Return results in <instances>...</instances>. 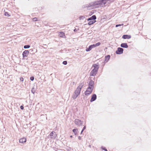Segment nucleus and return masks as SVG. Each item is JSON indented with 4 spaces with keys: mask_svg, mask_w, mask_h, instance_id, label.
<instances>
[{
    "mask_svg": "<svg viewBox=\"0 0 151 151\" xmlns=\"http://www.w3.org/2000/svg\"><path fill=\"white\" fill-rule=\"evenodd\" d=\"M95 47L94 44L90 45L88 48H86V52L89 51Z\"/></svg>",
    "mask_w": 151,
    "mask_h": 151,
    "instance_id": "nucleus-11",
    "label": "nucleus"
},
{
    "mask_svg": "<svg viewBox=\"0 0 151 151\" xmlns=\"http://www.w3.org/2000/svg\"><path fill=\"white\" fill-rule=\"evenodd\" d=\"M93 90L92 88H89L88 87L84 92L85 95L88 96L90 95L92 93Z\"/></svg>",
    "mask_w": 151,
    "mask_h": 151,
    "instance_id": "nucleus-2",
    "label": "nucleus"
},
{
    "mask_svg": "<svg viewBox=\"0 0 151 151\" xmlns=\"http://www.w3.org/2000/svg\"><path fill=\"white\" fill-rule=\"evenodd\" d=\"M30 80L31 81H33L34 79V77L33 76H31L30 78Z\"/></svg>",
    "mask_w": 151,
    "mask_h": 151,
    "instance_id": "nucleus-33",
    "label": "nucleus"
},
{
    "mask_svg": "<svg viewBox=\"0 0 151 151\" xmlns=\"http://www.w3.org/2000/svg\"><path fill=\"white\" fill-rule=\"evenodd\" d=\"M97 99V96L96 94H93L91 95V98L90 100V101L92 102L94 101Z\"/></svg>",
    "mask_w": 151,
    "mask_h": 151,
    "instance_id": "nucleus-7",
    "label": "nucleus"
},
{
    "mask_svg": "<svg viewBox=\"0 0 151 151\" xmlns=\"http://www.w3.org/2000/svg\"><path fill=\"white\" fill-rule=\"evenodd\" d=\"M29 53V51L28 50H25L23 51L22 53V56L23 58H25L27 57Z\"/></svg>",
    "mask_w": 151,
    "mask_h": 151,
    "instance_id": "nucleus-10",
    "label": "nucleus"
},
{
    "mask_svg": "<svg viewBox=\"0 0 151 151\" xmlns=\"http://www.w3.org/2000/svg\"><path fill=\"white\" fill-rule=\"evenodd\" d=\"M94 81L91 79H90V81L88 83V88H92L93 89L94 87Z\"/></svg>",
    "mask_w": 151,
    "mask_h": 151,
    "instance_id": "nucleus-5",
    "label": "nucleus"
},
{
    "mask_svg": "<svg viewBox=\"0 0 151 151\" xmlns=\"http://www.w3.org/2000/svg\"><path fill=\"white\" fill-rule=\"evenodd\" d=\"M86 126H84L81 131V134H82V133L83 132V131L84 130L86 129Z\"/></svg>",
    "mask_w": 151,
    "mask_h": 151,
    "instance_id": "nucleus-29",
    "label": "nucleus"
},
{
    "mask_svg": "<svg viewBox=\"0 0 151 151\" xmlns=\"http://www.w3.org/2000/svg\"><path fill=\"white\" fill-rule=\"evenodd\" d=\"M123 25H124L123 24H116V25L115 27H119V26H123Z\"/></svg>",
    "mask_w": 151,
    "mask_h": 151,
    "instance_id": "nucleus-31",
    "label": "nucleus"
},
{
    "mask_svg": "<svg viewBox=\"0 0 151 151\" xmlns=\"http://www.w3.org/2000/svg\"><path fill=\"white\" fill-rule=\"evenodd\" d=\"M101 43L100 42H98L96 44H94L95 47L98 46H99L101 45Z\"/></svg>",
    "mask_w": 151,
    "mask_h": 151,
    "instance_id": "nucleus-26",
    "label": "nucleus"
},
{
    "mask_svg": "<svg viewBox=\"0 0 151 151\" xmlns=\"http://www.w3.org/2000/svg\"><path fill=\"white\" fill-rule=\"evenodd\" d=\"M30 47V45H25L24 46V49H28Z\"/></svg>",
    "mask_w": 151,
    "mask_h": 151,
    "instance_id": "nucleus-25",
    "label": "nucleus"
},
{
    "mask_svg": "<svg viewBox=\"0 0 151 151\" xmlns=\"http://www.w3.org/2000/svg\"><path fill=\"white\" fill-rule=\"evenodd\" d=\"M102 65L103 66H104V63H103V62L102 63Z\"/></svg>",
    "mask_w": 151,
    "mask_h": 151,
    "instance_id": "nucleus-42",
    "label": "nucleus"
},
{
    "mask_svg": "<svg viewBox=\"0 0 151 151\" xmlns=\"http://www.w3.org/2000/svg\"><path fill=\"white\" fill-rule=\"evenodd\" d=\"M131 37L130 35H124L122 36V38L124 39H129Z\"/></svg>",
    "mask_w": 151,
    "mask_h": 151,
    "instance_id": "nucleus-14",
    "label": "nucleus"
},
{
    "mask_svg": "<svg viewBox=\"0 0 151 151\" xmlns=\"http://www.w3.org/2000/svg\"><path fill=\"white\" fill-rule=\"evenodd\" d=\"M88 22V24L89 25H91L93 24L94 23L96 22V21L95 20H90Z\"/></svg>",
    "mask_w": 151,
    "mask_h": 151,
    "instance_id": "nucleus-18",
    "label": "nucleus"
},
{
    "mask_svg": "<svg viewBox=\"0 0 151 151\" xmlns=\"http://www.w3.org/2000/svg\"><path fill=\"white\" fill-rule=\"evenodd\" d=\"M20 109L22 110H23V109H24V106H23V105H21L20 106Z\"/></svg>",
    "mask_w": 151,
    "mask_h": 151,
    "instance_id": "nucleus-35",
    "label": "nucleus"
},
{
    "mask_svg": "<svg viewBox=\"0 0 151 151\" xmlns=\"http://www.w3.org/2000/svg\"><path fill=\"white\" fill-rule=\"evenodd\" d=\"M105 0H99L94 2H92L88 4H86L83 6V7H86L88 9H92L94 8L98 7L99 6L105 5Z\"/></svg>",
    "mask_w": 151,
    "mask_h": 151,
    "instance_id": "nucleus-1",
    "label": "nucleus"
},
{
    "mask_svg": "<svg viewBox=\"0 0 151 151\" xmlns=\"http://www.w3.org/2000/svg\"><path fill=\"white\" fill-rule=\"evenodd\" d=\"M78 129H73L72 131L74 133L75 135H77V134L78 132Z\"/></svg>",
    "mask_w": 151,
    "mask_h": 151,
    "instance_id": "nucleus-21",
    "label": "nucleus"
},
{
    "mask_svg": "<svg viewBox=\"0 0 151 151\" xmlns=\"http://www.w3.org/2000/svg\"><path fill=\"white\" fill-rule=\"evenodd\" d=\"M78 96V95L74 93L72 96V98L74 100H75Z\"/></svg>",
    "mask_w": 151,
    "mask_h": 151,
    "instance_id": "nucleus-22",
    "label": "nucleus"
},
{
    "mask_svg": "<svg viewBox=\"0 0 151 151\" xmlns=\"http://www.w3.org/2000/svg\"><path fill=\"white\" fill-rule=\"evenodd\" d=\"M63 64L64 65H66L67 64V61H64L63 62Z\"/></svg>",
    "mask_w": 151,
    "mask_h": 151,
    "instance_id": "nucleus-34",
    "label": "nucleus"
},
{
    "mask_svg": "<svg viewBox=\"0 0 151 151\" xmlns=\"http://www.w3.org/2000/svg\"><path fill=\"white\" fill-rule=\"evenodd\" d=\"M78 139L79 140H81V136H79L78 137Z\"/></svg>",
    "mask_w": 151,
    "mask_h": 151,
    "instance_id": "nucleus-39",
    "label": "nucleus"
},
{
    "mask_svg": "<svg viewBox=\"0 0 151 151\" xmlns=\"http://www.w3.org/2000/svg\"><path fill=\"white\" fill-rule=\"evenodd\" d=\"M73 31L74 32H76L77 31V30L76 28H75L74 29Z\"/></svg>",
    "mask_w": 151,
    "mask_h": 151,
    "instance_id": "nucleus-40",
    "label": "nucleus"
},
{
    "mask_svg": "<svg viewBox=\"0 0 151 151\" xmlns=\"http://www.w3.org/2000/svg\"><path fill=\"white\" fill-rule=\"evenodd\" d=\"M33 49H31L29 50V52H30L31 54H33L35 53V52H33Z\"/></svg>",
    "mask_w": 151,
    "mask_h": 151,
    "instance_id": "nucleus-27",
    "label": "nucleus"
},
{
    "mask_svg": "<svg viewBox=\"0 0 151 151\" xmlns=\"http://www.w3.org/2000/svg\"><path fill=\"white\" fill-rule=\"evenodd\" d=\"M96 19V16L94 15L93 16H92L91 17L88 18V19H87V20L90 21V20H95Z\"/></svg>",
    "mask_w": 151,
    "mask_h": 151,
    "instance_id": "nucleus-13",
    "label": "nucleus"
},
{
    "mask_svg": "<svg viewBox=\"0 0 151 151\" xmlns=\"http://www.w3.org/2000/svg\"><path fill=\"white\" fill-rule=\"evenodd\" d=\"M85 18V17L83 16H80L79 17L80 20H83Z\"/></svg>",
    "mask_w": 151,
    "mask_h": 151,
    "instance_id": "nucleus-23",
    "label": "nucleus"
},
{
    "mask_svg": "<svg viewBox=\"0 0 151 151\" xmlns=\"http://www.w3.org/2000/svg\"><path fill=\"white\" fill-rule=\"evenodd\" d=\"M92 67H94V68L93 69L96 70L98 71L99 68V65L98 63L97 64H93L92 65Z\"/></svg>",
    "mask_w": 151,
    "mask_h": 151,
    "instance_id": "nucleus-8",
    "label": "nucleus"
},
{
    "mask_svg": "<svg viewBox=\"0 0 151 151\" xmlns=\"http://www.w3.org/2000/svg\"><path fill=\"white\" fill-rule=\"evenodd\" d=\"M98 71L94 69H92L90 73V76H95L97 73Z\"/></svg>",
    "mask_w": 151,
    "mask_h": 151,
    "instance_id": "nucleus-9",
    "label": "nucleus"
},
{
    "mask_svg": "<svg viewBox=\"0 0 151 151\" xmlns=\"http://www.w3.org/2000/svg\"><path fill=\"white\" fill-rule=\"evenodd\" d=\"M29 124H27L26 125H24V126L25 127V128H27L28 127V125H29Z\"/></svg>",
    "mask_w": 151,
    "mask_h": 151,
    "instance_id": "nucleus-38",
    "label": "nucleus"
},
{
    "mask_svg": "<svg viewBox=\"0 0 151 151\" xmlns=\"http://www.w3.org/2000/svg\"><path fill=\"white\" fill-rule=\"evenodd\" d=\"M91 145H90L89 147H91Z\"/></svg>",
    "mask_w": 151,
    "mask_h": 151,
    "instance_id": "nucleus-44",
    "label": "nucleus"
},
{
    "mask_svg": "<svg viewBox=\"0 0 151 151\" xmlns=\"http://www.w3.org/2000/svg\"><path fill=\"white\" fill-rule=\"evenodd\" d=\"M74 122L75 124L78 126H81L83 124V121L78 119H76Z\"/></svg>",
    "mask_w": 151,
    "mask_h": 151,
    "instance_id": "nucleus-3",
    "label": "nucleus"
},
{
    "mask_svg": "<svg viewBox=\"0 0 151 151\" xmlns=\"http://www.w3.org/2000/svg\"><path fill=\"white\" fill-rule=\"evenodd\" d=\"M110 57V56L109 55H108L105 56L104 61L103 62L104 65L105 63H107L109 60Z\"/></svg>",
    "mask_w": 151,
    "mask_h": 151,
    "instance_id": "nucleus-6",
    "label": "nucleus"
},
{
    "mask_svg": "<svg viewBox=\"0 0 151 151\" xmlns=\"http://www.w3.org/2000/svg\"><path fill=\"white\" fill-rule=\"evenodd\" d=\"M70 138H73V136H72V135H70Z\"/></svg>",
    "mask_w": 151,
    "mask_h": 151,
    "instance_id": "nucleus-41",
    "label": "nucleus"
},
{
    "mask_svg": "<svg viewBox=\"0 0 151 151\" xmlns=\"http://www.w3.org/2000/svg\"><path fill=\"white\" fill-rule=\"evenodd\" d=\"M101 148L102 150H104L105 151H108L105 147L102 146L101 147Z\"/></svg>",
    "mask_w": 151,
    "mask_h": 151,
    "instance_id": "nucleus-30",
    "label": "nucleus"
},
{
    "mask_svg": "<svg viewBox=\"0 0 151 151\" xmlns=\"http://www.w3.org/2000/svg\"><path fill=\"white\" fill-rule=\"evenodd\" d=\"M84 85V82H82L80 83L79 86L78 87L81 89L83 87V86Z\"/></svg>",
    "mask_w": 151,
    "mask_h": 151,
    "instance_id": "nucleus-20",
    "label": "nucleus"
},
{
    "mask_svg": "<svg viewBox=\"0 0 151 151\" xmlns=\"http://www.w3.org/2000/svg\"><path fill=\"white\" fill-rule=\"evenodd\" d=\"M120 46L123 48H127L128 47V46L126 43H122L120 45Z\"/></svg>",
    "mask_w": 151,
    "mask_h": 151,
    "instance_id": "nucleus-16",
    "label": "nucleus"
},
{
    "mask_svg": "<svg viewBox=\"0 0 151 151\" xmlns=\"http://www.w3.org/2000/svg\"><path fill=\"white\" fill-rule=\"evenodd\" d=\"M59 35L60 37L66 38V37L65 35V33L61 31L59 32Z\"/></svg>",
    "mask_w": 151,
    "mask_h": 151,
    "instance_id": "nucleus-17",
    "label": "nucleus"
},
{
    "mask_svg": "<svg viewBox=\"0 0 151 151\" xmlns=\"http://www.w3.org/2000/svg\"><path fill=\"white\" fill-rule=\"evenodd\" d=\"M73 84H75V82H73Z\"/></svg>",
    "mask_w": 151,
    "mask_h": 151,
    "instance_id": "nucleus-43",
    "label": "nucleus"
},
{
    "mask_svg": "<svg viewBox=\"0 0 151 151\" xmlns=\"http://www.w3.org/2000/svg\"><path fill=\"white\" fill-rule=\"evenodd\" d=\"M4 15L5 16L8 17H9L10 16V15L9 14V13L7 12H5Z\"/></svg>",
    "mask_w": 151,
    "mask_h": 151,
    "instance_id": "nucleus-24",
    "label": "nucleus"
},
{
    "mask_svg": "<svg viewBox=\"0 0 151 151\" xmlns=\"http://www.w3.org/2000/svg\"><path fill=\"white\" fill-rule=\"evenodd\" d=\"M35 89L34 87L32 88L31 89V92L32 93H33V94H34L35 92Z\"/></svg>",
    "mask_w": 151,
    "mask_h": 151,
    "instance_id": "nucleus-28",
    "label": "nucleus"
},
{
    "mask_svg": "<svg viewBox=\"0 0 151 151\" xmlns=\"http://www.w3.org/2000/svg\"><path fill=\"white\" fill-rule=\"evenodd\" d=\"M110 1L112 2V0H105V4L106 3V2L107 1Z\"/></svg>",
    "mask_w": 151,
    "mask_h": 151,
    "instance_id": "nucleus-37",
    "label": "nucleus"
},
{
    "mask_svg": "<svg viewBox=\"0 0 151 151\" xmlns=\"http://www.w3.org/2000/svg\"><path fill=\"white\" fill-rule=\"evenodd\" d=\"M32 20L33 21L35 22L38 21L37 18L34 17L33 18Z\"/></svg>",
    "mask_w": 151,
    "mask_h": 151,
    "instance_id": "nucleus-32",
    "label": "nucleus"
},
{
    "mask_svg": "<svg viewBox=\"0 0 151 151\" xmlns=\"http://www.w3.org/2000/svg\"><path fill=\"white\" fill-rule=\"evenodd\" d=\"M20 80L21 81L23 82L24 81V78L23 77H20Z\"/></svg>",
    "mask_w": 151,
    "mask_h": 151,
    "instance_id": "nucleus-36",
    "label": "nucleus"
},
{
    "mask_svg": "<svg viewBox=\"0 0 151 151\" xmlns=\"http://www.w3.org/2000/svg\"><path fill=\"white\" fill-rule=\"evenodd\" d=\"M27 141V139L26 138L23 137L20 139L19 140V142L20 143H24L26 142Z\"/></svg>",
    "mask_w": 151,
    "mask_h": 151,
    "instance_id": "nucleus-15",
    "label": "nucleus"
},
{
    "mask_svg": "<svg viewBox=\"0 0 151 151\" xmlns=\"http://www.w3.org/2000/svg\"><path fill=\"white\" fill-rule=\"evenodd\" d=\"M55 132H51L50 134V137H51L52 138L53 137L54 138H55L56 137V136H53V134L54 133H55Z\"/></svg>",
    "mask_w": 151,
    "mask_h": 151,
    "instance_id": "nucleus-19",
    "label": "nucleus"
},
{
    "mask_svg": "<svg viewBox=\"0 0 151 151\" xmlns=\"http://www.w3.org/2000/svg\"><path fill=\"white\" fill-rule=\"evenodd\" d=\"M124 49L123 48L120 47H118L117 50L116 51L115 53L117 54H121L123 53Z\"/></svg>",
    "mask_w": 151,
    "mask_h": 151,
    "instance_id": "nucleus-4",
    "label": "nucleus"
},
{
    "mask_svg": "<svg viewBox=\"0 0 151 151\" xmlns=\"http://www.w3.org/2000/svg\"><path fill=\"white\" fill-rule=\"evenodd\" d=\"M81 89L80 88L77 87L74 93L79 95L80 94Z\"/></svg>",
    "mask_w": 151,
    "mask_h": 151,
    "instance_id": "nucleus-12",
    "label": "nucleus"
}]
</instances>
